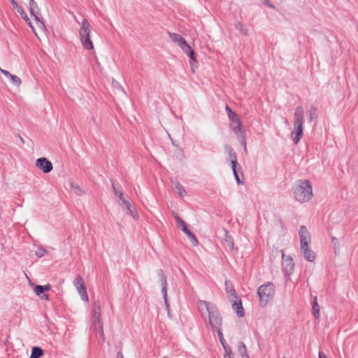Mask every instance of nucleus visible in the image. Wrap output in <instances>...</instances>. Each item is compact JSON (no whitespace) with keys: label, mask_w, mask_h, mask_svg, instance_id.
Returning <instances> with one entry per match:
<instances>
[{"label":"nucleus","mask_w":358,"mask_h":358,"mask_svg":"<svg viewBox=\"0 0 358 358\" xmlns=\"http://www.w3.org/2000/svg\"><path fill=\"white\" fill-rule=\"evenodd\" d=\"M319 358H328L327 356L323 352H319Z\"/></svg>","instance_id":"ea45409f"},{"label":"nucleus","mask_w":358,"mask_h":358,"mask_svg":"<svg viewBox=\"0 0 358 358\" xmlns=\"http://www.w3.org/2000/svg\"><path fill=\"white\" fill-rule=\"evenodd\" d=\"M176 219L178 224H183L182 220L180 219V217L178 216H176Z\"/></svg>","instance_id":"a19ab883"},{"label":"nucleus","mask_w":358,"mask_h":358,"mask_svg":"<svg viewBox=\"0 0 358 358\" xmlns=\"http://www.w3.org/2000/svg\"><path fill=\"white\" fill-rule=\"evenodd\" d=\"M41 298L43 299H45L46 301H48L49 300V296L48 294H43L41 296Z\"/></svg>","instance_id":"58836bf2"},{"label":"nucleus","mask_w":358,"mask_h":358,"mask_svg":"<svg viewBox=\"0 0 358 358\" xmlns=\"http://www.w3.org/2000/svg\"><path fill=\"white\" fill-rule=\"evenodd\" d=\"M164 358H165V357H164Z\"/></svg>","instance_id":"c03bdc74"},{"label":"nucleus","mask_w":358,"mask_h":358,"mask_svg":"<svg viewBox=\"0 0 358 358\" xmlns=\"http://www.w3.org/2000/svg\"><path fill=\"white\" fill-rule=\"evenodd\" d=\"M169 36L173 42L177 44L183 51H186V49H189V45L186 41L180 35L175 33H170Z\"/></svg>","instance_id":"2eb2a0df"},{"label":"nucleus","mask_w":358,"mask_h":358,"mask_svg":"<svg viewBox=\"0 0 358 358\" xmlns=\"http://www.w3.org/2000/svg\"><path fill=\"white\" fill-rule=\"evenodd\" d=\"M157 275L159 278V281L162 285V293L163 294V299L164 300L165 305L169 307L167 303V280L166 276L163 270L159 269L157 271Z\"/></svg>","instance_id":"4468645a"},{"label":"nucleus","mask_w":358,"mask_h":358,"mask_svg":"<svg viewBox=\"0 0 358 358\" xmlns=\"http://www.w3.org/2000/svg\"><path fill=\"white\" fill-rule=\"evenodd\" d=\"M0 71L8 78H9L13 85L19 87L22 84L21 78L15 75L11 74L9 71L0 67Z\"/></svg>","instance_id":"a211bd4d"},{"label":"nucleus","mask_w":358,"mask_h":358,"mask_svg":"<svg viewBox=\"0 0 358 358\" xmlns=\"http://www.w3.org/2000/svg\"><path fill=\"white\" fill-rule=\"evenodd\" d=\"M224 350V358H228V355L231 357H234L231 348L229 346V345H226L224 346H222Z\"/></svg>","instance_id":"7c9ffc66"},{"label":"nucleus","mask_w":358,"mask_h":358,"mask_svg":"<svg viewBox=\"0 0 358 358\" xmlns=\"http://www.w3.org/2000/svg\"><path fill=\"white\" fill-rule=\"evenodd\" d=\"M173 185H174V189L177 191V192L178 193V194L180 196L183 197L187 194V192H186L185 188L182 187V185L180 182L176 181L173 182Z\"/></svg>","instance_id":"bb28decb"},{"label":"nucleus","mask_w":358,"mask_h":358,"mask_svg":"<svg viewBox=\"0 0 358 358\" xmlns=\"http://www.w3.org/2000/svg\"><path fill=\"white\" fill-rule=\"evenodd\" d=\"M282 253V266L285 274H290L294 269V262L293 259L291 256H286L283 251H281Z\"/></svg>","instance_id":"ddd939ff"},{"label":"nucleus","mask_w":358,"mask_h":358,"mask_svg":"<svg viewBox=\"0 0 358 358\" xmlns=\"http://www.w3.org/2000/svg\"><path fill=\"white\" fill-rule=\"evenodd\" d=\"M215 307V306L214 304L205 301H199L198 303V308L201 314H203L204 311H206L208 314L211 311V309Z\"/></svg>","instance_id":"412c9836"},{"label":"nucleus","mask_w":358,"mask_h":358,"mask_svg":"<svg viewBox=\"0 0 358 358\" xmlns=\"http://www.w3.org/2000/svg\"><path fill=\"white\" fill-rule=\"evenodd\" d=\"M50 288H51V285L50 284H47L45 285H43V289L44 292L50 290Z\"/></svg>","instance_id":"e433bc0d"},{"label":"nucleus","mask_w":358,"mask_h":358,"mask_svg":"<svg viewBox=\"0 0 358 358\" xmlns=\"http://www.w3.org/2000/svg\"><path fill=\"white\" fill-rule=\"evenodd\" d=\"M225 290L226 292L229 294L228 299L230 302H232L233 299H236V291L234 288L232 283L229 280L225 281Z\"/></svg>","instance_id":"aec40b11"},{"label":"nucleus","mask_w":358,"mask_h":358,"mask_svg":"<svg viewBox=\"0 0 358 358\" xmlns=\"http://www.w3.org/2000/svg\"><path fill=\"white\" fill-rule=\"evenodd\" d=\"M230 157L231 159V166H232L234 175L235 176V178H236V180L237 181V182L238 184H240L241 182L240 178H239L238 174L236 171V165H237L236 155L235 153H231V154H230Z\"/></svg>","instance_id":"4be33fe9"},{"label":"nucleus","mask_w":358,"mask_h":358,"mask_svg":"<svg viewBox=\"0 0 358 358\" xmlns=\"http://www.w3.org/2000/svg\"><path fill=\"white\" fill-rule=\"evenodd\" d=\"M113 187L115 191V196H117L120 201V204L122 206V207L128 210L129 213L132 217H137L138 213L136 210V208L132 206L130 202L124 198L123 192L115 188L114 185H113Z\"/></svg>","instance_id":"6e6552de"},{"label":"nucleus","mask_w":358,"mask_h":358,"mask_svg":"<svg viewBox=\"0 0 358 358\" xmlns=\"http://www.w3.org/2000/svg\"><path fill=\"white\" fill-rule=\"evenodd\" d=\"M26 22L29 24V26L31 28L33 32L35 35L38 37V34H43L45 31V26L43 21L42 16H39L37 17H34V24L30 21V19L27 15V18L24 19Z\"/></svg>","instance_id":"1a4fd4ad"},{"label":"nucleus","mask_w":358,"mask_h":358,"mask_svg":"<svg viewBox=\"0 0 358 358\" xmlns=\"http://www.w3.org/2000/svg\"><path fill=\"white\" fill-rule=\"evenodd\" d=\"M299 234L301 242V250L303 254L304 258L308 262H313L315 258V254L309 247L311 242L310 232L305 225H301Z\"/></svg>","instance_id":"f03ea898"},{"label":"nucleus","mask_w":358,"mask_h":358,"mask_svg":"<svg viewBox=\"0 0 358 358\" xmlns=\"http://www.w3.org/2000/svg\"><path fill=\"white\" fill-rule=\"evenodd\" d=\"M36 166L44 173H48L53 169L52 162L45 157L38 158L36 161Z\"/></svg>","instance_id":"f8f14e48"},{"label":"nucleus","mask_w":358,"mask_h":358,"mask_svg":"<svg viewBox=\"0 0 358 358\" xmlns=\"http://www.w3.org/2000/svg\"><path fill=\"white\" fill-rule=\"evenodd\" d=\"M47 252L46 250L44 248H38L36 252V255L41 258L45 255V254Z\"/></svg>","instance_id":"72a5a7b5"},{"label":"nucleus","mask_w":358,"mask_h":358,"mask_svg":"<svg viewBox=\"0 0 358 358\" xmlns=\"http://www.w3.org/2000/svg\"><path fill=\"white\" fill-rule=\"evenodd\" d=\"M208 320L212 328L216 329L217 330L220 329L222 325V317H220L216 306L211 309V311L208 313Z\"/></svg>","instance_id":"9d476101"},{"label":"nucleus","mask_w":358,"mask_h":358,"mask_svg":"<svg viewBox=\"0 0 358 358\" xmlns=\"http://www.w3.org/2000/svg\"><path fill=\"white\" fill-rule=\"evenodd\" d=\"M74 285L76 287L81 299L84 301H88V296L86 291L84 280L80 275H77L74 280Z\"/></svg>","instance_id":"9b49d317"},{"label":"nucleus","mask_w":358,"mask_h":358,"mask_svg":"<svg viewBox=\"0 0 358 358\" xmlns=\"http://www.w3.org/2000/svg\"><path fill=\"white\" fill-rule=\"evenodd\" d=\"M316 116V109H313V111L310 113V120H312L313 118H315Z\"/></svg>","instance_id":"c9c22d12"},{"label":"nucleus","mask_w":358,"mask_h":358,"mask_svg":"<svg viewBox=\"0 0 358 358\" xmlns=\"http://www.w3.org/2000/svg\"><path fill=\"white\" fill-rule=\"evenodd\" d=\"M294 194L295 199L300 203L309 201L313 196L310 182L308 180H299L295 187Z\"/></svg>","instance_id":"f257e3e1"},{"label":"nucleus","mask_w":358,"mask_h":358,"mask_svg":"<svg viewBox=\"0 0 358 358\" xmlns=\"http://www.w3.org/2000/svg\"><path fill=\"white\" fill-rule=\"evenodd\" d=\"M29 10L33 17L42 16L38 8V4L34 0H29Z\"/></svg>","instance_id":"6ab92c4d"},{"label":"nucleus","mask_w":358,"mask_h":358,"mask_svg":"<svg viewBox=\"0 0 358 358\" xmlns=\"http://www.w3.org/2000/svg\"><path fill=\"white\" fill-rule=\"evenodd\" d=\"M14 8L17 9V12L20 14L23 19L27 18V13L24 9L20 6L15 0H10Z\"/></svg>","instance_id":"c85d7f7f"},{"label":"nucleus","mask_w":358,"mask_h":358,"mask_svg":"<svg viewBox=\"0 0 358 358\" xmlns=\"http://www.w3.org/2000/svg\"><path fill=\"white\" fill-rule=\"evenodd\" d=\"M238 352L243 358H250L248 355L247 348L243 342L238 343Z\"/></svg>","instance_id":"b1692460"},{"label":"nucleus","mask_w":358,"mask_h":358,"mask_svg":"<svg viewBox=\"0 0 358 358\" xmlns=\"http://www.w3.org/2000/svg\"><path fill=\"white\" fill-rule=\"evenodd\" d=\"M79 34L83 47L86 50H93L94 45L90 38V25L86 20H83Z\"/></svg>","instance_id":"423d86ee"},{"label":"nucleus","mask_w":358,"mask_h":358,"mask_svg":"<svg viewBox=\"0 0 358 358\" xmlns=\"http://www.w3.org/2000/svg\"><path fill=\"white\" fill-rule=\"evenodd\" d=\"M34 291L37 296H41L43 294H44L43 285H36L34 288Z\"/></svg>","instance_id":"2f4dec72"},{"label":"nucleus","mask_w":358,"mask_h":358,"mask_svg":"<svg viewBox=\"0 0 358 358\" xmlns=\"http://www.w3.org/2000/svg\"><path fill=\"white\" fill-rule=\"evenodd\" d=\"M312 313L316 319L320 318V306L317 303L316 296L314 298V301L313 303Z\"/></svg>","instance_id":"cd10ccee"},{"label":"nucleus","mask_w":358,"mask_h":358,"mask_svg":"<svg viewBox=\"0 0 358 358\" xmlns=\"http://www.w3.org/2000/svg\"><path fill=\"white\" fill-rule=\"evenodd\" d=\"M224 231H225V238H224V241L227 243L229 248L231 250H233L234 249V240H233V238H232L231 236L229 235V233H228V231L226 229H224Z\"/></svg>","instance_id":"c756f323"},{"label":"nucleus","mask_w":358,"mask_h":358,"mask_svg":"<svg viewBox=\"0 0 358 358\" xmlns=\"http://www.w3.org/2000/svg\"><path fill=\"white\" fill-rule=\"evenodd\" d=\"M217 331V335L219 337V340H220V342L221 343L222 345L224 346L226 345H228L224 338L223 334H222V331L220 330V329H218Z\"/></svg>","instance_id":"473e14b6"},{"label":"nucleus","mask_w":358,"mask_h":358,"mask_svg":"<svg viewBox=\"0 0 358 358\" xmlns=\"http://www.w3.org/2000/svg\"><path fill=\"white\" fill-rule=\"evenodd\" d=\"M117 358H124V357H123V355H122V354L121 352H119V353H118V357H117Z\"/></svg>","instance_id":"79ce46f5"},{"label":"nucleus","mask_w":358,"mask_h":358,"mask_svg":"<svg viewBox=\"0 0 358 358\" xmlns=\"http://www.w3.org/2000/svg\"><path fill=\"white\" fill-rule=\"evenodd\" d=\"M332 243L334 244L335 252H336V249H338V241L335 237H332Z\"/></svg>","instance_id":"f704fd0d"},{"label":"nucleus","mask_w":358,"mask_h":358,"mask_svg":"<svg viewBox=\"0 0 358 358\" xmlns=\"http://www.w3.org/2000/svg\"><path fill=\"white\" fill-rule=\"evenodd\" d=\"M303 108L298 106L294 114V129L291 136L295 144L298 143L303 135Z\"/></svg>","instance_id":"7ed1b4c3"},{"label":"nucleus","mask_w":358,"mask_h":358,"mask_svg":"<svg viewBox=\"0 0 358 358\" xmlns=\"http://www.w3.org/2000/svg\"><path fill=\"white\" fill-rule=\"evenodd\" d=\"M282 358H285V357H283Z\"/></svg>","instance_id":"37998d69"},{"label":"nucleus","mask_w":358,"mask_h":358,"mask_svg":"<svg viewBox=\"0 0 358 358\" xmlns=\"http://www.w3.org/2000/svg\"><path fill=\"white\" fill-rule=\"evenodd\" d=\"M101 310L100 305L99 303H96L93 309V315L91 318V322L94 330L97 331L100 334L102 339L104 340L105 338L103 334V324L101 320Z\"/></svg>","instance_id":"0eeeda50"},{"label":"nucleus","mask_w":358,"mask_h":358,"mask_svg":"<svg viewBox=\"0 0 358 358\" xmlns=\"http://www.w3.org/2000/svg\"><path fill=\"white\" fill-rule=\"evenodd\" d=\"M274 285L272 282L261 285L257 289L260 306L264 307L274 295Z\"/></svg>","instance_id":"39448f33"},{"label":"nucleus","mask_w":358,"mask_h":358,"mask_svg":"<svg viewBox=\"0 0 358 358\" xmlns=\"http://www.w3.org/2000/svg\"><path fill=\"white\" fill-rule=\"evenodd\" d=\"M184 52H186L187 54H188V55L189 56V57L191 59L190 65L192 66V72L194 73V71L193 69L194 62L197 63L196 59L195 57L194 52L193 50H192V48H190L189 45V49H186V51H184Z\"/></svg>","instance_id":"a878e982"},{"label":"nucleus","mask_w":358,"mask_h":358,"mask_svg":"<svg viewBox=\"0 0 358 358\" xmlns=\"http://www.w3.org/2000/svg\"><path fill=\"white\" fill-rule=\"evenodd\" d=\"M231 303H232V308L234 311H236L237 315L239 317H243L245 314L241 300L238 299L236 296V299H233L232 302Z\"/></svg>","instance_id":"f3484780"},{"label":"nucleus","mask_w":358,"mask_h":358,"mask_svg":"<svg viewBox=\"0 0 358 358\" xmlns=\"http://www.w3.org/2000/svg\"><path fill=\"white\" fill-rule=\"evenodd\" d=\"M264 3L269 7L274 8V6L271 4L268 0H264Z\"/></svg>","instance_id":"4c0bfd02"},{"label":"nucleus","mask_w":358,"mask_h":358,"mask_svg":"<svg viewBox=\"0 0 358 358\" xmlns=\"http://www.w3.org/2000/svg\"><path fill=\"white\" fill-rule=\"evenodd\" d=\"M181 230L187 235L193 246H197L199 241L194 234L189 229L188 225H180Z\"/></svg>","instance_id":"dca6fc26"},{"label":"nucleus","mask_w":358,"mask_h":358,"mask_svg":"<svg viewBox=\"0 0 358 358\" xmlns=\"http://www.w3.org/2000/svg\"><path fill=\"white\" fill-rule=\"evenodd\" d=\"M43 355V350L40 347L35 346L31 349V354L29 358H40Z\"/></svg>","instance_id":"393cba45"},{"label":"nucleus","mask_w":358,"mask_h":358,"mask_svg":"<svg viewBox=\"0 0 358 358\" xmlns=\"http://www.w3.org/2000/svg\"><path fill=\"white\" fill-rule=\"evenodd\" d=\"M225 109L230 120L231 129L236 136L245 138V131L238 115L235 112L232 111L228 106L225 107Z\"/></svg>","instance_id":"20e7f679"},{"label":"nucleus","mask_w":358,"mask_h":358,"mask_svg":"<svg viewBox=\"0 0 358 358\" xmlns=\"http://www.w3.org/2000/svg\"><path fill=\"white\" fill-rule=\"evenodd\" d=\"M69 186L77 195L82 196L85 194V191L74 180H70Z\"/></svg>","instance_id":"5701e85b"}]
</instances>
